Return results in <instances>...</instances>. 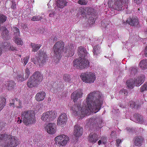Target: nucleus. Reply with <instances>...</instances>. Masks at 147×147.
<instances>
[{"label":"nucleus","instance_id":"obj_1","mask_svg":"<svg viewBox=\"0 0 147 147\" xmlns=\"http://www.w3.org/2000/svg\"><path fill=\"white\" fill-rule=\"evenodd\" d=\"M103 100L102 93L99 91H94L87 95L82 107L79 104H75L70 109L74 115L83 117L85 115H88L91 113L97 112L102 107Z\"/></svg>","mask_w":147,"mask_h":147},{"label":"nucleus","instance_id":"obj_2","mask_svg":"<svg viewBox=\"0 0 147 147\" xmlns=\"http://www.w3.org/2000/svg\"><path fill=\"white\" fill-rule=\"evenodd\" d=\"M78 53L80 57L79 59H77L73 62V66L77 68L83 69L86 68L89 66V62L87 59L89 54L86 49L83 47L80 46L78 47Z\"/></svg>","mask_w":147,"mask_h":147},{"label":"nucleus","instance_id":"obj_3","mask_svg":"<svg viewBox=\"0 0 147 147\" xmlns=\"http://www.w3.org/2000/svg\"><path fill=\"white\" fill-rule=\"evenodd\" d=\"M22 119L18 117L17 122L20 123L22 122L26 126L31 125L35 123L36 121L34 114L33 111L31 110L23 111L21 113Z\"/></svg>","mask_w":147,"mask_h":147},{"label":"nucleus","instance_id":"obj_4","mask_svg":"<svg viewBox=\"0 0 147 147\" xmlns=\"http://www.w3.org/2000/svg\"><path fill=\"white\" fill-rule=\"evenodd\" d=\"M43 77L38 71H36L30 77L27 82V85L30 88L36 86L42 80Z\"/></svg>","mask_w":147,"mask_h":147},{"label":"nucleus","instance_id":"obj_5","mask_svg":"<svg viewBox=\"0 0 147 147\" xmlns=\"http://www.w3.org/2000/svg\"><path fill=\"white\" fill-rule=\"evenodd\" d=\"M129 0H109L108 3V6L118 11L124 9V7L128 2Z\"/></svg>","mask_w":147,"mask_h":147},{"label":"nucleus","instance_id":"obj_6","mask_svg":"<svg viewBox=\"0 0 147 147\" xmlns=\"http://www.w3.org/2000/svg\"><path fill=\"white\" fill-rule=\"evenodd\" d=\"M64 44L63 42L60 41L57 42L54 45L53 49L54 53V59H57L55 62H58L61 57V53L64 48Z\"/></svg>","mask_w":147,"mask_h":147},{"label":"nucleus","instance_id":"obj_7","mask_svg":"<svg viewBox=\"0 0 147 147\" xmlns=\"http://www.w3.org/2000/svg\"><path fill=\"white\" fill-rule=\"evenodd\" d=\"M57 116V113L55 111H50L43 113L41 117L42 120L45 122H50L54 120Z\"/></svg>","mask_w":147,"mask_h":147},{"label":"nucleus","instance_id":"obj_8","mask_svg":"<svg viewBox=\"0 0 147 147\" xmlns=\"http://www.w3.org/2000/svg\"><path fill=\"white\" fill-rule=\"evenodd\" d=\"M81 77L84 82L89 83H93L96 79L94 74L92 72L82 73L81 74Z\"/></svg>","mask_w":147,"mask_h":147},{"label":"nucleus","instance_id":"obj_9","mask_svg":"<svg viewBox=\"0 0 147 147\" xmlns=\"http://www.w3.org/2000/svg\"><path fill=\"white\" fill-rule=\"evenodd\" d=\"M69 137L66 135L61 134L55 138L56 143L60 146H64L69 142Z\"/></svg>","mask_w":147,"mask_h":147},{"label":"nucleus","instance_id":"obj_10","mask_svg":"<svg viewBox=\"0 0 147 147\" xmlns=\"http://www.w3.org/2000/svg\"><path fill=\"white\" fill-rule=\"evenodd\" d=\"M37 59L38 64L40 67H42L48 59L46 53L41 50L40 51Z\"/></svg>","mask_w":147,"mask_h":147},{"label":"nucleus","instance_id":"obj_11","mask_svg":"<svg viewBox=\"0 0 147 147\" xmlns=\"http://www.w3.org/2000/svg\"><path fill=\"white\" fill-rule=\"evenodd\" d=\"M79 12L78 13L79 15H81L84 17L86 14L90 15L93 13L94 11V9L90 7L85 8L80 7L79 9Z\"/></svg>","mask_w":147,"mask_h":147},{"label":"nucleus","instance_id":"obj_12","mask_svg":"<svg viewBox=\"0 0 147 147\" xmlns=\"http://www.w3.org/2000/svg\"><path fill=\"white\" fill-rule=\"evenodd\" d=\"M67 121V115L65 113L61 114L57 120V124L58 125L63 127L66 124Z\"/></svg>","mask_w":147,"mask_h":147},{"label":"nucleus","instance_id":"obj_13","mask_svg":"<svg viewBox=\"0 0 147 147\" xmlns=\"http://www.w3.org/2000/svg\"><path fill=\"white\" fill-rule=\"evenodd\" d=\"M83 94L82 90L81 89H78L72 94L71 98L75 102L79 98H82Z\"/></svg>","mask_w":147,"mask_h":147},{"label":"nucleus","instance_id":"obj_14","mask_svg":"<svg viewBox=\"0 0 147 147\" xmlns=\"http://www.w3.org/2000/svg\"><path fill=\"white\" fill-rule=\"evenodd\" d=\"M74 45L69 43L68 45L65 47V56L68 57H71L74 54Z\"/></svg>","mask_w":147,"mask_h":147},{"label":"nucleus","instance_id":"obj_15","mask_svg":"<svg viewBox=\"0 0 147 147\" xmlns=\"http://www.w3.org/2000/svg\"><path fill=\"white\" fill-rule=\"evenodd\" d=\"M56 125L54 123H50L45 127V129L48 133L53 134L56 131Z\"/></svg>","mask_w":147,"mask_h":147},{"label":"nucleus","instance_id":"obj_16","mask_svg":"<svg viewBox=\"0 0 147 147\" xmlns=\"http://www.w3.org/2000/svg\"><path fill=\"white\" fill-rule=\"evenodd\" d=\"M9 106L13 107H16L18 108H21L22 107V101L17 98H15V100L14 99H11L10 100Z\"/></svg>","mask_w":147,"mask_h":147},{"label":"nucleus","instance_id":"obj_17","mask_svg":"<svg viewBox=\"0 0 147 147\" xmlns=\"http://www.w3.org/2000/svg\"><path fill=\"white\" fill-rule=\"evenodd\" d=\"M131 118L130 119L135 122L140 124H145V122L143 119L142 116L140 115L136 114L134 115V118L133 119Z\"/></svg>","mask_w":147,"mask_h":147},{"label":"nucleus","instance_id":"obj_18","mask_svg":"<svg viewBox=\"0 0 147 147\" xmlns=\"http://www.w3.org/2000/svg\"><path fill=\"white\" fill-rule=\"evenodd\" d=\"M145 77L144 75H142L135 79L134 80V85L135 86H139L143 83L145 79Z\"/></svg>","mask_w":147,"mask_h":147},{"label":"nucleus","instance_id":"obj_19","mask_svg":"<svg viewBox=\"0 0 147 147\" xmlns=\"http://www.w3.org/2000/svg\"><path fill=\"white\" fill-rule=\"evenodd\" d=\"M83 129L79 125H76L74 126V134L77 137L81 136L83 133Z\"/></svg>","mask_w":147,"mask_h":147},{"label":"nucleus","instance_id":"obj_20","mask_svg":"<svg viewBox=\"0 0 147 147\" xmlns=\"http://www.w3.org/2000/svg\"><path fill=\"white\" fill-rule=\"evenodd\" d=\"M2 32L1 35L4 39H8L10 37L9 32L7 29L4 26H3L1 28Z\"/></svg>","mask_w":147,"mask_h":147},{"label":"nucleus","instance_id":"obj_21","mask_svg":"<svg viewBox=\"0 0 147 147\" xmlns=\"http://www.w3.org/2000/svg\"><path fill=\"white\" fill-rule=\"evenodd\" d=\"M127 23L131 26H136L139 23V20L137 17L130 18L126 21Z\"/></svg>","mask_w":147,"mask_h":147},{"label":"nucleus","instance_id":"obj_22","mask_svg":"<svg viewBox=\"0 0 147 147\" xmlns=\"http://www.w3.org/2000/svg\"><path fill=\"white\" fill-rule=\"evenodd\" d=\"M45 96L46 94L44 92H39L36 94V99L38 101L42 100L45 98Z\"/></svg>","mask_w":147,"mask_h":147},{"label":"nucleus","instance_id":"obj_23","mask_svg":"<svg viewBox=\"0 0 147 147\" xmlns=\"http://www.w3.org/2000/svg\"><path fill=\"white\" fill-rule=\"evenodd\" d=\"M57 6V7L63 8L67 5V2L65 0H56Z\"/></svg>","mask_w":147,"mask_h":147},{"label":"nucleus","instance_id":"obj_24","mask_svg":"<svg viewBox=\"0 0 147 147\" xmlns=\"http://www.w3.org/2000/svg\"><path fill=\"white\" fill-rule=\"evenodd\" d=\"M144 140V138L141 136L136 137L135 139L134 144L136 146H141Z\"/></svg>","mask_w":147,"mask_h":147},{"label":"nucleus","instance_id":"obj_25","mask_svg":"<svg viewBox=\"0 0 147 147\" xmlns=\"http://www.w3.org/2000/svg\"><path fill=\"white\" fill-rule=\"evenodd\" d=\"M88 139L90 142L94 143L98 140V136L96 134H90L89 136Z\"/></svg>","mask_w":147,"mask_h":147},{"label":"nucleus","instance_id":"obj_26","mask_svg":"<svg viewBox=\"0 0 147 147\" xmlns=\"http://www.w3.org/2000/svg\"><path fill=\"white\" fill-rule=\"evenodd\" d=\"M3 46L5 50H9L11 51L16 50V47L13 46H11L10 43L7 42L4 43Z\"/></svg>","mask_w":147,"mask_h":147},{"label":"nucleus","instance_id":"obj_27","mask_svg":"<svg viewBox=\"0 0 147 147\" xmlns=\"http://www.w3.org/2000/svg\"><path fill=\"white\" fill-rule=\"evenodd\" d=\"M15 85V83L12 81H7L5 84L6 86L7 87V89L9 90L13 89Z\"/></svg>","mask_w":147,"mask_h":147},{"label":"nucleus","instance_id":"obj_28","mask_svg":"<svg viewBox=\"0 0 147 147\" xmlns=\"http://www.w3.org/2000/svg\"><path fill=\"white\" fill-rule=\"evenodd\" d=\"M101 52L100 48L98 45L95 46L93 47V53L94 56L96 57Z\"/></svg>","mask_w":147,"mask_h":147},{"label":"nucleus","instance_id":"obj_29","mask_svg":"<svg viewBox=\"0 0 147 147\" xmlns=\"http://www.w3.org/2000/svg\"><path fill=\"white\" fill-rule=\"evenodd\" d=\"M90 122L93 121L94 123L99 125L101 124L102 122V118L100 117H97L95 118L90 119H89Z\"/></svg>","mask_w":147,"mask_h":147},{"label":"nucleus","instance_id":"obj_30","mask_svg":"<svg viewBox=\"0 0 147 147\" xmlns=\"http://www.w3.org/2000/svg\"><path fill=\"white\" fill-rule=\"evenodd\" d=\"M128 105L132 108L138 109L140 106V105L138 103V102H136L133 101H130L128 103Z\"/></svg>","mask_w":147,"mask_h":147},{"label":"nucleus","instance_id":"obj_31","mask_svg":"<svg viewBox=\"0 0 147 147\" xmlns=\"http://www.w3.org/2000/svg\"><path fill=\"white\" fill-rule=\"evenodd\" d=\"M139 66L142 69L147 68V59H144L141 61L139 63Z\"/></svg>","mask_w":147,"mask_h":147},{"label":"nucleus","instance_id":"obj_32","mask_svg":"<svg viewBox=\"0 0 147 147\" xmlns=\"http://www.w3.org/2000/svg\"><path fill=\"white\" fill-rule=\"evenodd\" d=\"M31 46L32 48V51L33 52L37 51L41 47V45L40 44H36L34 43H31Z\"/></svg>","mask_w":147,"mask_h":147},{"label":"nucleus","instance_id":"obj_33","mask_svg":"<svg viewBox=\"0 0 147 147\" xmlns=\"http://www.w3.org/2000/svg\"><path fill=\"white\" fill-rule=\"evenodd\" d=\"M127 86L130 89H132L135 86L134 82V80L132 79L128 80L126 82Z\"/></svg>","mask_w":147,"mask_h":147},{"label":"nucleus","instance_id":"obj_34","mask_svg":"<svg viewBox=\"0 0 147 147\" xmlns=\"http://www.w3.org/2000/svg\"><path fill=\"white\" fill-rule=\"evenodd\" d=\"M6 100L3 97H0V111L3 109L5 105Z\"/></svg>","mask_w":147,"mask_h":147},{"label":"nucleus","instance_id":"obj_35","mask_svg":"<svg viewBox=\"0 0 147 147\" xmlns=\"http://www.w3.org/2000/svg\"><path fill=\"white\" fill-rule=\"evenodd\" d=\"M18 80L21 82L24 81L25 80V77L24 76V73L23 72H20L18 73L17 76Z\"/></svg>","mask_w":147,"mask_h":147},{"label":"nucleus","instance_id":"obj_36","mask_svg":"<svg viewBox=\"0 0 147 147\" xmlns=\"http://www.w3.org/2000/svg\"><path fill=\"white\" fill-rule=\"evenodd\" d=\"M19 37L16 36H15L14 37L15 43L18 45H23V42Z\"/></svg>","mask_w":147,"mask_h":147},{"label":"nucleus","instance_id":"obj_37","mask_svg":"<svg viewBox=\"0 0 147 147\" xmlns=\"http://www.w3.org/2000/svg\"><path fill=\"white\" fill-rule=\"evenodd\" d=\"M13 31L14 33L15 36L19 37L20 36V31L19 29L16 27H14L13 28Z\"/></svg>","mask_w":147,"mask_h":147},{"label":"nucleus","instance_id":"obj_38","mask_svg":"<svg viewBox=\"0 0 147 147\" xmlns=\"http://www.w3.org/2000/svg\"><path fill=\"white\" fill-rule=\"evenodd\" d=\"M43 17L40 15L35 16L32 18L31 20L32 21H38L40 20L43 18Z\"/></svg>","mask_w":147,"mask_h":147},{"label":"nucleus","instance_id":"obj_39","mask_svg":"<svg viewBox=\"0 0 147 147\" xmlns=\"http://www.w3.org/2000/svg\"><path fill=\"white\" fill-rule=\"evenodd\" d=\"M137 71V68L136 67H131L129 69V72L131 74H135L136 73Z\"/></svg>","mask_w":147,"mask_h":147},{"label":"nucleus","instance_id":"obj_40","mask_svg":"<svg viewBox=\"0 0 147 147\" xmlns=\"http://www.w3.org/2000/svg\"><path fill=\"white\" fill-rule=\"evenodd\" d=\"M29 59V57L28 56L25 57L21 59L22 62L24 65H25L28 62Z\"/></svg>","mask_w":147,"mask_h":147},{"label":"nucleus","instance_id":"obj_41","mask_svg":"<svg viewBox=\"0 0 147 147\" xmlns=\"http://www.w3.org/2000/svg\"><path fill=\"white\" fill-rule=\"evenodd\" d=\"M146 90H147V82H145L140 88V91L141 92Z\"/></svg>","mask_w":147,"mask_h":147},{"label":"nucleus","instance_id":"obj_42","mask_svg":"<svg viewBox=\"0 0 147 147\" xmlns=\"http://www.w3.org/2000/svg\"><path fill=\"white\" fill-rule=\"evenodd\" d=\"M63 79L66 82H69L71 81L70 76L67 75H65L63 77Z\"/></svg>","mask_w":147,"mask_h":147},{"label":"nucleus","instance_id":"obj_43","mask_svg":"<svg viewBox=\"0 0 147 147\" xmlns=\"http://www.w3.org/2000/svg\"><path fill=\"white\" fill-rule=\"evenodd\" d=\"M30 75V70L28 68H27L25 71V76H24L25 80H26L29 77Z\"/></svg>","mask_w":147,"mask_h":147},{"label":"nucleus","instance_id":"obj_44","mask_svg":"<svg viewBox=\"0 0 147 147\" xmlns=\"http://www.w3.org/2000/svg\"><path fill=\"white\" fill-rule=\"evenodd\" d=\"M87 2V0H79L78 2L79 4L83 5H86Z\"/></svg>","mask_w":147,"mask_h":147},{"label":"nucleus","instance_id":"obj_45","mask_svg":"<svg viewBox=\"0 0 147 147\" xmlns=\"http://www.w3.org/2000/svg\"><path fill=\"white\" fill-rule=\"evenodd\" d=\"M119 93L121 94L127 95L128 94L127 91L125 89H123L120 91Z\"/></svg>","mask_w":147,"mask_h":147},{"label":"nucleus","instance_id":"obj_46","mask_svg":"<svg viewBox=\"0 0 147 147\" xmlns=\"http://www.w3.org/2000/svg\"><path fill=\"white\" fill-rule=\"evenodd\" d=\"M101 140H102V143L104 145L106 144L107 142V138L105 137H102L101 138Z\"/></svg>","mask_w":147,"mask_h":147},{"label":"nucleus","instance_id":"obj_47","mask_svg":"<svg viewBox=\"0 0 147 147\" xmlns=\"http://www.w3.org/2000/svg\"><path fill=\"white\" fill-rule=\"evenodd\" d=\"M116 145L118 146L122 142V140L120 139H118L116 140Z\"/></svg>","mask_w":147,"mask_h":147},{"label":"nucleus","instance_id":"obj_48","mask_svg":"<svg viewBox=\"0 0 147 147\" xmlns=\"http://www.w3.org/2000/svg\"><path fill=\"white\" fill-rule=\"evenodd\" d=\"M2 48L3 49H4V48L3 45H2V43H0V56L2 54Z\"/></svg>","mask_w":147,"mask_h":147},{"label":"nucleus","instance_id":"obj_49","mask_svg":"<svg viewBox=\"0 0 147 147\" xmlns=\"http://www.w3.org/2000/svg\"><path fill=\"white\" fill-rule=\"evenodd\" d=\"M134 1L135 3L138 4L141 3L142 1V0H134Z\"/></svg>","mask_w":147,"mask_h":147},{"label":"nucleus","instance_id":"obj_50","mask_svg":"<svg viewBox=\"0 0 147 147\" xmlns=\"http://www.w3.org/2000/svg\"><path fill=\"white\" fill-rule=\"evenodd\" d=\"M126 130L128 131V132H131L133 131V129L131 128H130L129 127H127L126 128Z\"/></svg>","mask_w":147,"mask_h":147},{"label":"nucleus","instance_id":"obj_51","mask_svg":"<svg viewBox=\"0 0 147 147\" xmlns=\"http://www.w3.org/2000/svg\"><path fill=\"white\" fill-rule=\"evenodd\" d=\"M55 13L54 12H53L49 14V16L50 17H52L55 15Z\"/></svg>","mask_w":147,"mask_h":147},{"label":"nucleus","instance_id":"obj_52","mask_svg":"<svg viewBox=\"0 0 147 147\" xmlns=\"http://www.w3.org/2000/svg\"><path fill=\"white\" fill-rule=\"evenodd\" d=\"M144 54L146 57H147V47H146L145 49Z\"/></svg>","mask_w":147,"mask_h":147},{"label":"nucleus","instance_id":"obj_53","mask_svg":"<svg viewBox=\"0 0 147 147\" xmlns=\"http://www.w3.org/2000/svg\"><path fill=\"white\" fill-rule=\"evenodd\" d=\"M102 142V140H100L98 142V144L99 145H100Z\"/></svg>","mask_w":147,"mask_h":147},{"label":"nucleus","instance_id":"obj_54","mask_svg":"<svg viewBox=\"0 0 147 147\" xmlns=\"http://www.w3.org/2000/svg\"><path fill=\"white\" fill-rule=\"evenodd\" d=\"M5 134H0V137H1V136H2V135H4ZM0 140H1V141H3V139H2V138H0Z\"/></svg>","mask_w":147,"mask_h":147},{"label":"nucleus","instance_id":"obj_55","mask_svg":"<svg viewBox=\"0 0 147 147\" xmlns=\"http://www.w3.org/2000/svg\"><path fill=\"white\" fill-rule=\"evenodd\" d=\"M88 125H89V124H93L94 123V122H93V121L91 122H90L89 120H88Z\"/></svg>","mask_w":147,"mask_h":147},{"label":"nucleus","instance_id":"obj_56","mask_svg":"<svg viewBox=\"0 0 147 147\" xmlns=\"http://www.w3.org/2000/svg\"><path fill=\"white\" fill-rule=\"evenodd\" d=\"M15 5L14 4H12V6H11V8L14 9V8L15 7Z\"/></svg>","mask_w":147,"mask_h":147},{"label":"nucleus","instance_id":"obj_57","mask_svg":"<svg viewBox=\"0 0 147 147\" xmlns=\"http://www.w3.org/2000/svg\"><path fill=\"white\" fill-rule=\"evenodd\" d=\"M113 134H115V132L114 131H112L111 132V136H112Z\"/></svg>","mask_w":147,"mask_h":147},{"label":"nucleus","instance_id":"obj_58","mask_svg":"<svg viewBox=\"0 0 147 147\" xmlns=\"http://www.w3.org/2000/svg\"><path fill=\"white\" fill-rule=\"evenodd\" d=\"M120 107H122V108H124V106H123V107L122 106H120Z\"/></svg>","mask_w":147,"mask_h":147},{"label":"nucleus","instance_id":"obj_59","mask_svg":"<svg viewBox=\"0 0 147 147\" xmlns=\"http://www.w3.org/2000/svg\"><path fill=\"white\" fill-rule=\"evenodd\" d=\"M49 3L48 4V6H49Z\"/></svg>","mask_w":147,"mask_h":147},{"label":"nucleus","instance_id":"obj_60","mask_svg":"<svg viewBox=\"0 0 147 147\" xmlns=\"http://www.w3.org/2000/svg\"><path fill=\"white\" fill-rule=\"evenodd\" d=\"M42 15H44V14H43V13H42Z\"/></svg>","mask_w":147,"mask_h":147},{"label":"nucleus","instance_id":"obj_61","mask_svg":"<svg viewBox=\"0 0 147 147\" xmlns=\"http://www.w3.org/2000/svg\"><path fill=\"white\" fill-rule=\"evenodd\" d=\"M146 22H147V19H146Z\"/></svg>","mask_w":147,"mask_h":147},{"label":"nucleus","instance_id":"obj_62","mask_svg":"<svg viewBox=\"0 0 147 147\" xmlns=\"http://www.w3.org/2000/svg\"><path fill=\"white\" fill-rule=\"evenodd\" d=\"M51 0H50V1L49 3H50V2H51Z\"/></svg>","mask_w":147,"mask_h":147}]
</instances>
